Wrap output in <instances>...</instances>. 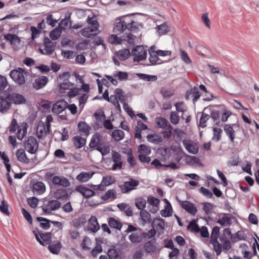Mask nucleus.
Segmentation results:
<instances>
[{"label": "nucleus", "instance_id": "nucleus-1", "mask_svg": "<svg viewBox=\"0 0 259 259\" xmlns=\"http://www.w3.org/2000/svg\"><path fill=\"white\" fill-rule=\"evenodd\" d=\"M28 74V73L27 71L20 67L13 69L10 72L11 78L19 85H21L25 83V76H27Z\"/></svg>", "mask_w": 259, "mask_h": 259}, {"label": "nucleus", "instance_id": "nucleus-2", "mask_svg": "<svg viewBox=\"0 0 259 259\" xmlns=\"http://www.w3.org/2000/svg\"><path fill=\"white\" fill-rule=\"evenodd\" d=\"M220 232V228L215 226L212 230L210 243L213 245V249L215 252L216 255L219 256L222 252V245L218 240Z\"/></svg>", "mask_w": 259, "mask_h": 259}, {"label": "nucleus", "instance_id": "nucleus-3", "mask_svg": "<svg viewBox=\"0 0 259 259\" xmlns=\"http://www.w3.org/2000/svg\"><path fill=\"white\" fill-rule=\"evenodd\" d=\"M61 206V202L57 200H45L41 207L45 213L49 214L58 209Z\"/></svg>", "mask_w": 259, "mask_h": 259}, {"label": "nucleus", "instance_id": "nucleus-4", "mask_svg": "<svg viewBox=\"0 0 259 259\" xmlns=\"http://www.w3.org/2000/svg\"><path fill=\"white\" fill-rule=\"evenodd\" d=\"M70 77L69 72H64L59 76V90L61 92H64L66 90H70L73 87V83H71L68 79Z\"/></svg>", "mask_w": 259, "mask_h": 259}, {"label": "nucleus", "instance_id": "nucleus-5", "mask_svg": "<svg viewBox=\"0 0 259 259\" xmlns=\"http://www.w3.org/2000/svg\"><path fill=\"white\" fill-rule=\"evenodd\" d=\"M132 54L134 57V61L140 62L145 60L147 52L143 46H137L132 50Z\"/></svg>", "mask_w": 259, "mask_h": 259}, {"label": "nucleus", "instance_id": "nucleus-6", "mask_svg": "<svg viewBox=\"0 0 259 259\" xmlns=\"http://www.w3.org/2000/svg\"><path fill=\"white\" fill-rule=\"evenodd\" d=\"M126 22L127 23V30L135 32L143 28V23L138 21H135L131 15H127Z\"/></svg>", "mask_w": 259, "mask_h": 259}, {"label": "nucleus", "instance_id": "nucleus-7", "mask_svg": "<svg viewBox=\"0 0 259 259\" xmlns=\"http://www.w3.org/2000/svg\"><path fill=\"white\" fill-rule=\"evenodd\" d=\"M25 148L31 154H35L38 147V143L36 138L32 136L28 138L24 144Z\"/></svg>", "mask_w": 259, "mask_h": 259}, {"label": "nucleus", "instance_id": "nucleus-8", "mask_svg": "<svg viewBox=\"0 0 259 259\" xmlns=\"http://www.w3.org/2000/svg\"><path fill=\"white\" fill-rule=\"evenodd\" d=\"M139 184V181L131 178L128 181L125 182L122 185H120L119 187L123 193H127L136 189V187Z\"/></svg>", "mask_w": 259, "mask_h": 259}, {"label": "nucleus", "instance_id": "nucleus-9", "mask_svg": "<svg viewBox=\"0 0 259 259\" xmlns=\"http://www.w3.org/2000/svg\"><path fill=\"white\" fill-rule=\"evenodd\" d=\"M182 143L186 150L190 153L196 154L198 152V146L197 142L190 139H184Z\"/></svg>", "mask_w": 259, "mask_h": 259}, {"label": "nucleus", "instance_id": "nucleus-10", "mask_svg": "<svg viewBox=\"0 0 259 259\" xmlns=\"http://www.w3.org/2000/svg\"><path fill=\"white\" fill-rule=\"evenodd\" d=\"M117 19L119 21L116 23L113 28V31L117 34H120L127 29V23H125L127 20V15L121 16L117 18Z\"/></svg>", "mask_w": 259, "mask_h": 259}, {"label": "nucleus", "instance_id": "nucleus-11", "mask_svg": "<svg viewBox=\"0 0 259 259\" xmlns=\"http://www.w3.org/2000/svg\"><path fill=\"white\" fill-rule=\"evenodd\" d=\"M54 43L48 38H45L44 48H40V51L42 54L50 55L55 50Z\"/></svg>", "mask_w": 259, "mask_h": 259}, {"label": "nucleus", "instance_id": "nucleus-12", "mask_svg": "<svg viewBox=\"0 0 259 259\" xmlns=\"http://www.w3.org/2000/svg\"><path fill=\"white\" fill-rule=\"evenodd\" d=\"M7 98L12 103L16 105L25 104L26 101L25 98L22 95L17 93H8Z\"/></svg>", "mask_w": 259, "mask_h": 259}, {"label": "nucleus", "instance_id": "nucleus-13", "mask_svg": "<svg viewBox=\"0 0 259 259\" xmlns=\"http://www.w3.org/2000/svg\"><path fill=\"white\" fill-rule=\"evenodd\" d=\"M67 107L68 103L66 101L62 99L60 100L53 104L52 111L57 115L62 112Z\"/></svg>", "mask_w": 259, "mask_h": 259}, {"label": "nucleus", "instance_id": "nucleus-14", "mask_svg": "<svg viewBox=\"0 0 259 259\" xmlns=\"http://www.w3.org/2000/svg\"><path fill=\"white\" fill-rule=\"evenodd\" d=\"M112 159L114 164L111 169L115 170L117 169H121L122 168V160L121 155L116 151H113L112 153Z\"/></svg>", "mask_w": 259, "mask_h": 259}, {"label": "nucleus", "instance_id": "nucleus-15", "mask_svg": "<svg viewBox=\"0 0 259 259\" xmlns=\"http://www.w3.org/2000/svg\"><path fill=\"white\" fill-rule=\"evenodd\" d=\"M36 135L38 138L40 139H44L47 134L50 132V128L45 125V122H39L36 128Z\"/></svg>", "mask_w": 259, "mask_h": 259}, {"label": "nucleus", "instance_id": "nucleus-16", "mask_svg": "<svg viewBox=\"0 0 259 259\" xmlns=\"http://www.w3.org/2000/svg\"><path fill=\"white\" fill-rule=\"evenodd\" d=\"M181 207L192 215H195L197 212V208L195 205L188 201H179Z\"/></svg>", "mask_w": 259, "mask_h": 259}, {"label": "nucleus", "instance_id": "nucleus-17", "mask_svg": "<svg viewBox=\"0 0 259 259\" xmlns=\"http://www.w3.org/2000/svg\"><path fill=\"white\" fill-rule=\"evenodd\" d=\"M49 79L45 76H39L35 78L33 83L32 87L36 90L43 88L48 82Z\"/></svg>", "mask_w": 259, "mask_h": 259}, {"label": "nucleus", "instance_id": "nucleus-18", "mask_svg": "<svg viewBox=\"0 0 259 259\" xmlns=\"http://www.w3.org/2000/svg\"><path fill=\"white\" fill-rule=\"evenodd\" d=\"M152 226L159 234H162L165 227L164 221L161 218L154 219L152 222Z\"/></svg>", "mask_w": 259, "mask_h": 259}, {"label": "nucleus", "instance_id": "nucleus-19", "mask_svg": "<svg viewBox=\"0 0 259 259\" xmlns=\"http://www.w3.org/2000/svg\"><path fill=\"white\" fill-rule=\"evenodd\" d=\"M201 94L198 90V89L196 87L190 89L187 91L186 95L185 98L186 100H189L190 98H192L193 102L195 103L200 98Z\"/></svg>", "mask_w": 259, "mask_h": 259}, {"label": "nucleus", "instance_id": "nucleus-20", "mask_svg": "<svg viewBox=\"0 0 259 259\" xmlns=\"http://www.w3.org/2000/svg\"><path fill=\"white\" fill-rule=\"evenodd\" d=\"M150 55L149 60L152 65L160 64L162 63L161 60L158 57V54L155 50V47L152 46L149 50Z\"/></svg>", "mask_w": 259, "mask_h": 259}, {"label": "nucleus", "instance_id": "nucleus-21", "mask_svg": "<svg viewBox=\"0 0 259 259\" xmlns=\"http://www.w3.org/2000/svg\"><path fill=\"white\" fill-rule=\"evenodd\" d=\"M100 228L97 218L92 215L88 221V230L93 233H96L99 230Z\"/></svg>", "mask_w": 259, "mask_h": 259}, {"label": "nucleus", "instance_id": "nucleus-22", "mask_svg": "<svg viewBox=\"0 0 259 259\" xmlns=\"http://www.w3.org/2000/svg\"><path fill=\"white\" fill-rule=\"evenodd\" d=\"M143 235L142 231L139 230L131 233L128 236V239L133 243H139L143 240Z\"/></svg>", "mask_w": 259, "mask_h": 259}, {"label": "nucleus", "instance_id": "nucleus-23", "mask_svg": "<svg viewBox=\"0 0 259 259\" xmlns=\"http://www.w3.org/2000/svg\"><path fill=\"white\" fill-rule=\"evenodd\" d=\"M7 92H5L2 95V98L0 100L1 108L0 111H6L11 107L12 102L7 98Z\"/></svg>", "mask_w": 259, "mask_h": 259}, {"label": "nucleus", "instance_id": "nucleus-24", "mask_svg": "<svg viewBox=\"0 0 259 259\" xmlns=\"http://www.w3.org/2000/svg\"><path fill=\"white\" fill-rule=\"evenodd\" d=\"M52 182L55 185L67 187L69 186L70 183L67 179L63 176H55L53 178Z\"/></svg>", "mask_w": 259, "mask_h": 259}, {"label": "nucleus", "instance_id": "nucleus-25", "mask_svg": "<svg viewBox=\"0 0 259 259\" xmlns=\"http://www.w3.org/2000/svg\"><path fill=\"white\" fill-rule=\"evenodd\" d=\"M156 123L158 127L162 129L169 130V134L170 135L171 133L172 126L168 123L166 119L163 117H159L156 119Z\"/></svg>", "mask_w": 259, "mask_h": 259}, {"label": "nucleus", "instance_id": "nucleus-26", "mask_svg": "<svg viewBox=\"0 0 259 259\" xmlns=\"http://www.w3.org/2000/svg\"><path fill=\"white\" fill-rule=\"evenodd\" d=\"M32 190L36 194H41L45 192L46 187L42 182H36L33 185Z\"/></svg>", "mask_w": 259, "mask_h": 259}, {"label": "nucleus", "instance_id": "nucleus-27", "mask_svg": "<svg viewBox=\"0 0 259 259\" xmlns=\"http://www.w3.org/2000/svg\"><path fill=\"white\" fill-rule=\"evenodd\" d=\"M156 33L159 36L166 34L169 31V26L167 22H164L160 25H157L155 28Z\"/></svg>", "mask_w": 259, "mask_h": 259}, {"label": "nucleus", "instance_id": "nucleus-28", "mask_svg": "<svg viewBox=\"0 0 259 259\" xmlns=\"http://www.w3.org/2000/svg\"><path fill=\"white\" fill-rule=\"evenodd\" d=\"M93 171H82L77 175L76 179L80 182L84 183L88 181L94 175Z\"/></svg>", "mask_w": 259, "mask_h": 259}, {"label": "nucleus", "instance_id": "nucleus-29", "mask_svg": "<svg viewBox=\"0 0 259 259\" xmlns=\"http://www.w3.org/2000/svg\"><path fill=\"white\" fill-rule=\"evenodd\" d=\"M16 156L17 160L23 163H28L30 161L26 156L25 150L22 148L19 149L17 151Z\"/></svg>", "mask_w": 259, "mask_h": 259}, {"label": "nucleus", "instance_id": "nucleus-30", "mask_svg": "<svg viewBox=\"0 0 259 259\" xmlns=\"http://www.w3.org/2000/svg\"><path fill=\"white\" fill-rule=\"evenodd\" d=\"M76 190L85 198L91 197L94 196L95 194V192L94 191L83 186L77 187Z\"/></svg>", "mask_w": 259, "mask_h": 259}, {"label": "nucleus", "instance_id": "nucleus-31", "mask_svg": "<svg viewBox=\"0 0 259 259\" xmlns=\"http://www.w3.org/2000/svg\"><path fill=\"white\" fill-rule=\"evenodd\" d=\"M222 245V251L227 253L231 248V242L225 237H222L220 238Z\"/></svg>", "mask_w": 259, "mask_h": 259}, {"label": "nucleus", "instance_id": "nucleus-32", "mask_svg": "<svg viewBox=\"0 0 259 259\" xmlns=\"http://www.w3.org/2000/svg\"><path fill=\"white\" fill-rule=\"evenodd\" d=\"M4 38L9 41L11 45L14 46H17L20 42L19 38L15 34L8 33L4 35Z\"/></svg>", "mask_w": 259, "mask_h": 259}, {"label": "nucleus", "instance_id": "nucleus-33", "mask_svg": "<svg viewBox=\"0 0 259 259\" xmlns=\"http://www.w3.org/2000/svg\"><path fill=\"white\" fill-rule=\"evenodd\" d=\"M97 31L92 27L88 26V27H85L83 28L80 31V34L82 36L87 37L90 38L92 36L95 35L97 34Z\"/></svg>", "mask_w": 259, "mask_h": 259}, {"label": "nucleus", "instance_id": "nucleus-34", "mask_svg": "<svg viewBox=\"0 0 259 259\" xmlns=\"http://www.w3.org/2000/svg\"><path fill=\"white\" fill-rule=\"evenodd\" d=\"M102 141V136L99 134L96 133L94 134L91 140L89 146L91 148L97 147L101 146V142Z\"/></svg>", "mask_w": 259, "mask_h": 259}, {"label": "nucleus", "instance_id": "nucleus-35", "mask_svg": "<svg viewBox=\"0 0 259 259\" xmlns=\"http://www.w3.org/2000/svg\"><path fill=\"white\" fill-rule=\"evenodd\" d=\"M224 130L230 140L233 142L235 136V132L233 128L230 124H225Z\"/></svg>", "mask_w": 259, "mask_h": 259}, {"label": "nucleus", "instance_id": "nucleus-36", "mask_svg": "<svg viewBox=\"0 0 259 259\" xmlns=\"http://www.w3.org/2000/svg\"><path fill=\"white\" fill-rule=\"evenodd\" d=\"M61 248V244L60 242L57 241L55 243L50 244L48 248L49 251L53 254H57L59 253Z\"/></svg>", "mask_w": 259, "mask_h": 259}, {"label": "nucleus", "instance_id": "nucleus-37", "mask_svg": "<svg viewBox=\"0 0 259 259\" xmlns=\"http://www.w3.org/2000/svg\"><path fill=\"white\" fill-rule=\"evenodd\" d=\"M131 55L128 49H122L116 52V56L121 61L127 59Z\"/></svg>", "mask_w": 259, "mask_h": 259}, {"label": "nucleus", "instance_id": "nucleus-38", "mask_svg": "<svg viewBox=\"0 0 259 259\" xmlns=\"http://www.w3.org/2000/svg\"><path fill=\"white\" fill-rule=\"evenodd\" d=\"M27 132V126L26 124L24 125L18 126L17 132V138L20 140H22L26 135Z\"/></svg>", "mask_w": 259, "mask_h": 259}, {"label": "nucleus", "instance_id": "nucleus-39", "mask_svg": "<svg viewBox=\"0 0 259 259\" xmlns=\"http://www.w3.org/2000/svg\"><path fill=\"white\" fill-rule=\"evenodd\" d=\"M217 222L222 226H230L231 224L230 218L227 214H224Z\"/></svg>", "mask_w": 259, "mask_h": 259}, {"label": "nucleus", "instance_id": "nucleus-40", "mask_svg": "<svg viewBox=\"0 0 259 259\" xmlns=\"http://www.w3.org/2000/svg\"><path fill=\"white\" fill-rule=\"evenodd\" d=\"M78 127L79 130L82 132L84 135H88L89 134L91 127L85 121L79 122L78 124Z\"/></svg>", "mask_w": 259, "mask_h": 259}, {"label": "nucleus", "instance_id": "nucleus-41", "mask_svg": "<svg viewBox=\"0 0 259 259\" xmlns=\"http://www.w3.org/2000/svg\"><path fill=\"white\" fill-rule=\"evenodd\" d=\"M114 94L116 95L117 99H118V101H120L121 103L123 105L124 103H126V97L124 95L123 91L120 89H116L115 90L114 92Z\"/></svg>", "mask_w": 259, "mask_h": 259}, {"label": "nucleus", "instance_id": "nucleus-42", "mask_svg": "<svg viewBox=\"0 0 259 259\" xmlns=\"http://www.w3.org/2000/svg\"><path fill=\"white\" fill-rule=\"evenodd\" d=\"M147 140L152 143L158 144L162 142L161 137L157 134H150L147 136Z\"/></svg>", "mask_w": 259, "mask_h": 259}, {"label": "nucleus", "instance_id": "nucleus-43", "mask_svg": "<svg viewBox=\"0 0 259 259\" xmlns=\"http://www.w3.org/2000/svg\"><path fill=\"white\" fill-rule=\"evenodd\" d=\"M201 20L202 23L207 29L211 27V21L209 18V14L208 12L203 13L201 17Z\"/></svg>", "mask_w": 259, "mask_h": 259}, {"label": "nucleus", "instance_id": "nucleus-44", "mask_svg": "<svg viewBox=\"0 0 259 259\" xmlns=\"http://www.w3.org/2000/svg\"><path fill=\"white\" fill-rule=\"evenodd\" d=\"M112 138L116 141L122 140L124 137V132L120 130H114L112 133Z\"/></svg>", "mask_w": 259, "mask_h": 259}, {"label": "nucleus", "instance_id": "nucleus-45", "mask_svg": "<svg viewBox=\"0 0 259 259\" xmlns=\"http://www.w3.org/2000/svg\"><path fill=\"white\" fill-rule=\"evenodd\" d=\"M73 140L74 144L77 148L82 147L85 143V139L80 136H75Z\"/></svg>", "mask_w": 259, "mask_h": 259}, {"label": "nucleus", "instance_id": "nucleus-46", "mask_svg": "<svg viewBox=\"0 0 259 259\" xmlns=\"http://www.w3.org/2000/svg\"><path fill=\"white\" fill-rule=\"evenodd\" d=\"M154 243V242H152V241H148L145 243L144 247L146 252L152 253L155 252L156 247Z\"/></svg>", "mask_w": 259, "mask_h": 259}, {"label": "nucleus", "instance_id": "nucleus-47", "mask_svg": "<svg viewBox=\"0 0 259 259\" xmlns=\"http://www.w3.org/2000/svg\"><path fill=\"white\" fill-rule=\"evenodd\" d=\"M146 201L142 197L137 198L135 199V205L137 208L141 210H144Z\"/></svg>", "mask_w": 259, "mask_h": 259}, {"label": "nucleus", "instance_id": "nucleus-48", "mask_svg": "<svg viewBox=\"0 0 259 259\" xmlns=\"http://www.w3.org/2000/svg\"><path fill=\"white\" fill-rule=\"evenodd\" d=\"M207 109V108L204 109L199 121V125L202 128L206 126V122L209 118V115L205 112Z\"/></svg>", "mask_w": 259, "mask_h": 259}, {"label": "nucleus", "instance_id": "nucleus-49", "mask_svg": "<svg viewBox=\"0 0 259 259\" xmlns=\"http://www.w3.org/2000/svg\"><path fill=\"white\" fill-rule=\"evenodd\" d=\"M140 215L144 224L150 223L151 220V214L149 212L145 210H141Z\"/></svg>", "mask_w": 259, "mask_h": 259}, {"label": "nucleus", "instance_id": "nucleus-50", "mask_svg": "<svg viewBox=\"0 0 259 259\" xmlns=\"http://www.w3.org/2000/svg\"><path fill=\"white\" fill-rule=\"evenodd\" d=\"M108 224L111 227L119 230L122 228V224L118 220L113 218H110L109 219Z\"/></svg>", "mask_w": 259, "mask_h": 259}, {"label": "nucleus", "instance_id": "nucleus-51", "mask_svg": "<svg viewBox=\"0 0 259 259\" xmlns=\"http://www.w3.org/2000/svg\"><path fill=\"white\" fill-rule=\"evenodd\" d=\"M62 30L60 28L56 27L50 32V37L53 40L57 39L62 33Z\"/></svg>", "mask_w": 259, "mask_h": 259}, {"label": "nucleus", "instance_id": "nucleus-52", "mask_svg": "<svg viewBox=\"0 0 259 259\" xmlns=\"http://www.w3.org/2000/svg\"><path fill=\"white\" fill-rule=\"evenodd\" d=\"M187 230L194 233H198L199 227L195 220L191 221L188 225Z\"/></svg>", "mask_w": 259, "mask_h": 259}, {"label": "nucleus", "instance_id": "nucleus-53", "mask_svg": "<svg viewBox=\"0 0 259 259\" xmlns=\"http://www.w3.org/2000/svg\"><path fill=\"white\" fill-rule=\"evenodd\" d=\"M87 22L89 24V26L92 27L97 31L98 30L99 24L97 20L94 17H90L89 16L87 19Z\"/></svg>", "mask_w": 259, "mask_h": 259}, {"label": "nucleus", "instance_id": "nucleus-54", "mask_svg": "<svg viewBox=\"0 0 259 259\" xmlns=\"http://www.w3.org/2000/svg\"><path fill=\"white\" fill-rule=\"evenodd\" d=\"M36 220L38 222H42L40 223V227L42 229L47 230L50 227V221L49 220L42 217H37Z\"/></svg>", "mask_w": 259, "mask_h": 259}, {"label": "nucleus", "instance_id": "nucleus-55", "mask_svg": "<svg viewBox=\"0 0 259 259\" xmlns=\"http://www.w3.org/2000/svg\"><path fill=\"white\" fill-rule=\"evenodd\" d=\"M213 135L212 140L215 142H218L221 139V135L222 133V130L217 126H214L213 128Z\"/></svg>", "mask_w": 259, "mask_h": 259}, {"label": "nucleus", "instance_id": "nucleus-56", "mask_svg": "<svg viewBox=\"0 0 259 259\" xmlns=\"http://www.w3.org/2000/svg\"><path fill=\"white\" fill-rule=\"evenodd\" d=\"M40 238L41 239L42 243L41 245L45 246L47 244H50L51 238V233H46L40 235Z\"/></svg>", "mask_w": 259, "mask_h": 259}, {"label": "nucleus", "instance_id": "nucleus-57", "mask_svg": "<svg viewBox=\"0 0 259 259\" xmlns=\"http://www.w3.org/2000/svg\"><path fill=\"white\" fill-rule=\"evenodd\" d=\"M138 151L139 154L149 155L151 153V150L150 147L145 145L141 144L139 146Z\"/></svg>", "mask_w": 259, "mask_h": 259}, {"label": "nucleus", "instance_id": "nucleus-58", "mask_svg": "<svg viewBox=\"0 0 259 259\" xmlns=\"http://www.w3.org/2000/svg\"><path fill=\"white\" fill-rule=\"evenodd\" d=\"M115 191L113 189L109 190L106 193L102 196L103 200H108L109 198H115Z\"/></svg>", "mask_w": 259, "mask_h": 259}, {"label": "nucleus", "instance_id": "nucleus-59", "mask_svg": "<svg viewBox=\"0 0 259 259\" xmlns=\"http://www.w3.org/2000/svg\"><path fill=\"white\" fill-rule=\"evenodd\" d=\"M96 149L99 151L103 156L106 155L110 152V146L109 145L106 146H99L97 147Z\"/></svg>", "mask_w": 259, "mask_h": 259}, {"label": "nucleus", "instance_id": "nucleus-60", "mask_svg": "<svg viewBox=\"0 0 259 259\" xmlns=\"http://www.w3.org/2000/svg\"><path fill=\"white\" fill-rule=\"evenodd\" d=\"M170 121L173 124H177L179 123L180 118L178 113L176 111H172L170 114Z\"/></svg>", "mask_w": 259, "mask_h": 259}, {"label": "nucleus", "instance_id": "nucleus-61", "mask_svg": "<svg viewBox=\"0 0 259 259\" xmlns=\"http://www.w3.org/2000/svg\"><path fill=\"white\" fill-rule=\"evenodd\" d=\"M107 101L112 103L117 109L120 110V106L115 94H114V95H111L110 97H109Z\"/></svg>", "mask_w": 259, "mask_h": 259}, {"label": "nucleus", "instance_id": "nucleus-62", "mask_svg": "<svg viewBox=\"0 0 259 259\" xmlns=\"http://www.w3.org/2000/svg\"><path fill=\"white\" fill-rule=\"evenodd\" d=\"M199 192L203 195L208 198H211L213 196V194L211 192V191H210L209 189L205 188L203 187H201L199 189Z\"/></svg>", "mask_w": 259, "mask_h": 259}, {"label": "nucleus", "instance_id": "nucleus-63", "mask_svg": "<svg viewBox=\"0 0 259 259\" xmlns=\"http://www.w3.org/2000/svg\"><path fill=\"white\" fill-rule=\"evenodd\" d=\"M180 56L183 61H184L185 63L189 64L191 63V60L189 58L187 53L185 51H181Z\"/></svg>", "mask_w": 259, "mask_h": 259}, {"label": "nucleus", "instance_id": "nucleus-64", "mask_svg": "<svg viewBox=\"0 0 259 259\" xmlns=\"http://www.w3.org/2000/svg\"><path fill=\"white\" fill-rule=\"evenodd\" d=\"M107 254L110 259H117L119 257L117 251L114 248L109 249Z\"/></svg>", "mask_w": 259, "mask_h": 259}]
</instances>
